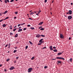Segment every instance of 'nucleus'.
<instances>
[{
	"mask_svg": "<svg viewBox=\"0 0 73 73\" xmlns=\"http://www.w3.org/2000/svg\"><path fill=\"white\" fill-rule=\"evenodd\" d=\"M33 70V68H30L28 69V73H30V72H31Z\"/></svg>",
	"mask_w": 73,
	"mask_h": 73,
	"instance_id": "nucleus-1",
	"label": "nucleus"
},
{
	"mask_svg": "<svg viewBox=\"0 0 73 73\" xmlns=\"http://www.w3.org/2000/svg\"><path fill=\"white\" fill-rule=\"evenodd\" d=\"M56 59H61L62 60H65V59L63 57H56Z\"/></svg>",
	"mask_w": 73,
	"mask_h": 73,
	"instance_id": "nucleus-2",
	"label": "nucleus"
},
{
	"mask_svg": "<svg viewBox=\"0 0 73 73\" xmlns=\"http://www.w3.org/2000/svg\"><path fill=\"white\" fill-rule=\"evenodd\" d=\"M60 38H64V36L61 33L60 34Z\"/></svg>",
	"mask_w": 73,
	"mask_h": 73,
	"instance_id": "nucleus-3",
	"label": "nucleus"
},
{
	"mask_svg": "<svg viewBox=\"0 0 73 73\" xmlns=\"http://www.w3.org/2000/svg\"><path fill=\"white\" fill-rule=\"evenodd\" d=\"M68 20H71L72 19V17L71 16H68Z\"/></svg>",
	"mask_w": 73,
	"mask_h": 73,
	"instance_id": "nucleus-4",
	"label": "nucleus"
},
{
	"mask_svg": "<svg viewBox=\"0 0 73 73\" xmlns=\"http://www.w3.org/2000/svg\"><path fill=\"white\" fill-rule=\"evenodd\" d=\"M69 15H72V10H69Z\"/></svg>",
	"mask_w": 73,
	"mask_h": 73,
	"instance_id": "nucleus-5",
	"label": "nucleus"
},
{
	"mask_svg": "<svg viewBox=\"0 0 73 73\" xmlns=\"http://www.w3.org/2000/svg\"><path fill=\"white\" fill-rule=\"evenodd\" d=\"M36 37H38V38H39V37H41V35L39 34H38L37 35H36Z\"/></svg>",
	"mask_w": 73,
	"mask_h": 73,
	"instance_id": "nucleus-6",
	"label": "nucleus"
},
{
	"mask_svg": "<svg viewBox=\"0 0 73 73\" xmlns=\"http://www.w3.org/2000/svg\"><path fill=\"white\" fill-rule=\"evenodd\" d=\"M13 69H15V68L13 67V66L11 67V68H9V70H13Z\"/></svg>",
	"mask_w": 73,
	"mask_h": 73,
	"instance_id": "nucleus-7",
	"label": "nucleus"
},
{
	"mask_svg": "<svg viewBox=\"0 0 73 73\" xmlns=\"http://www.w3.org/2000/svg\"><path fill=\"white\" fill-rule=\"evenodd\" d=\"M50 50H53V48H52V46H50Z\"/></svg>",
	"mask_w": 73,
	"mask_h": 73,
	"instance_id": "nucleus-8",
	"label": "nucleus"
},
{
	"mask_svg": "<svg viewBox=\"0 0 73 73\" xmlns=\"http://www.w3.org/2000/svg\"><path fill=\"white\" fill-rule=\"evenodd\" d=\"M23 31V29H19L18 31V32H21Z\"/></svg>",
	"mask_w": 73,
	"mask_h": 73,
	"instance_id": "nucleus-9",
	"label": "nucleus"
},
{
	"mask_svg": "<svg viewBox=\"0 0 73 73\" xmlns=\"http://www.w3.org/2000/svg\"><path fill=\"white\" fill-rule=\"evenodd\" d=\"M62 52H59L57 54L58 55H60L62 54Z\"/></svg>",
	"mask_w": 73,
	"mask_h": 73,
	"instance_id": "nucleus-10",
	"label": "nucleus"
},
{
	"mask_svg": "<svg viewBox=\"0 0 73 73\" xmlns=\"http://www.w3.org/2000/svg\"><path fill=\"white\" fill-rule=\"evenodd\" d=\"M43 22H41L38 24V25H42L43 24Z\"/></svg>",
	"mask_w": 73,
	"mask_h": 73,
	"instance_id": "nucleus-11",
	"label": "nucleus"
},
{
	"mask_svg": "<svg viewBox=\"0 0 73 73\" xmlns=\"http://www.w3.org/2000/svg\"><path fill=\"white\" fill-rule=\"evenodd\" d=\"M42 41H43V39H40V40L39 42H41Z\"/></svg>",
	"mask_w": 73,
	"mask_h": 73,
	"instance_id": "nucleus-12",
	"label": "nucleus"
},
{
	"mask_svg": "<svg viewBox=\"0 0 73 73\" xmlns=\"http://www.w3.org/2000/svg\"><path fill=\"white\" fill-rule=\"evenodd\" d=\"M14 37H18V34H16V35Z\"/></svg>",
	"mask_w": 73,
	"mask_h": 73,
	"instance_id": "nucleus-13",
	"label": "nucleus"
},
{
	"mask_svg": "<svg viewBox=\"0 0 73 73\" xmlns=\"http://www.w3.org/2000/svg\"><path fill=\"white\" fill-rule=\"evenodd\" d=\"M7 12H8V11H5V12L3 13H4V14H6V13H7Z\"/></svg>",
	"mask_w": 73,
	"mask_h": 73,
	"instance_id": "nucleus-14",
	"label": "nucleus"
},
{
	"mask_svg": "<svg viewBox=\"0 0 73 73\" xmlns=\"http://www.w3.org/2000/svg\"><path fill=\"white\" fill-rule=\"evenodd\" d=\"M29 42L31 45H33V43L31 41H29Z\"/></svg>",
	"mask_w": 73,
	"mask_h": 73,
	"instance_id": "nucleus-15",
	"label": "nucleus"
},
{
	"mask_svg": "<svg viewBox=\"0 0 73 73\" xmlns=\"http://www.w3.org/2000/svg\"><path fill=\"white\" fill-rule=\"evenodd\" d=\"M3 27H6V25H5V24H4L3 25Z\"/></svg>",
	"mask_w": 73,
	"mask_h": 73,
	"instance_id": "nucleus-16",
	"label": "nucleus"
},
{
	"mask_svg": "<svg viewBox=\"0 0 73 73\" xmlns=\"http://www.w3.org/2000/svg\"><path fill=\"white\" fill-rule=\"evenodd\" d=\"M58 63H59V64H61V62L60 61H58Z\"/></svg>",
	"mask_w": 73,
	"mask_h": 73,
	"instance_id": "nucleus-17",
	"label": "nucleus"
},
{
	"mask_svg": "<svg viewBox=\"0 0 73 73\" xmlns=\"http://www.w3.org/2000/svg\"><path fill=\"white\" fill-rule=\"evenodd\" d=\"M53 51L55 52H56L57 51V49H55L53 50Z\"/></svg>",
	"mask_w": 73,
	"mask_h": 73,
	"instance_id": "nucleus-18",
	"label": "nucleus"
},
{
	"mask_svg": "<svg viewBox=\"0 0 73 73\" xmlns=\"http://www.w3.org/2000/svg\"><path fill=\"white\" fill-rule=\"evenodd\" d=\"M40 30H41V31H43V30H44V28H42Z\"/></svg>",
	"mask_w": 73,
	"mask_h": 73,
	"instance_id": "nucleus-19",
	"label": "nucleus"
},
{
	"mask_svg": "<svg viewBox=\"0 0 73 73\" xmlns=\"http://www.w3.org/2000/svg\"><path fill=\"white\" fill-rule=\"evenodd\" d=\"M16 52H17V50H15L13 52L14 53H16Z\"/></svg>",
	"mask_w": 73,
	"mask_h": 73,
	"instance_id": "nucleus-20",
	"label": "nucleus"
},
{
	"mask_svg": "<svg viewBox=\"0 0 73 73\" xmlns=\"http://www.w3.org/2000/svg\"><path fill=\"white\" fill-rule=\"evenodd\" d=\"M40 36H42V37H45V35H42Z\"/></svg>",
	"mask_w": 73,
	"mask_h": 73,
	"instance_id": "nucleus-21",
	"label": "nucleus"
},
{
	"mask_svg": "<svg viewBox=\"0 0 73 73\" xmlns=\"http://www.w3.org/2000/svg\"><path fill=\"white\" fill-rule=\"evenodd\" d=\"M30 29H32V30L35 29V28L33 27H31L30 28Z\"/></svg>",
	"mask_w": 73,
	"mask_h": 73,
	"instance_id": "nucleus-22",
	"label": "nucleus"
},
{
	"mask_svg": "<svg viewBox=\"0 0 73 73\" xmlns=\"http://www.w3.org/2000/svg\"><path fill=\"white\" fill-rule=\"evenodd\" d=\"M34 58H35V57H33L31 58V60H33V59H34Z\"/></svg>",
	"mask_w": 73,
	"mask_h": 73,
	"instance_id": "nucleus-23",
	"label": "nucleus"
},
{
	"mask_svg": "<svg viewBox=\"0 0 73 73\" xmlns=\"http://www.w3.org/2000/svg\"><path fill=\"white\" fill-rule=\"evenodd\" d=\"M8 18H9V17H7L5 18V19H4V20H6V19H8Z\"/></svg>",
	"mask_w": 73,
	"mask_h": 73,
	"instance_id": "nucleus-24",
	"label": "nucleus"
},
{
	"mask_svg": "<svg viewBox=\"0 0 73 73\" xmlns=\"http://www.w3.org/2000/svg\"><path fill=\"white\" fill-rule=\"evenodd\" d=\"M5 3H6V4H7V1L6 0H5Z\"/></svg>",
	"mask_w": 73,
	"mask_h": 73,
	"instance_id": "nucleus-25",
	"label": "nucleus"
},
{
	"mask_svg": "<svg viewBox=\"0 0 73 73\" xmlns=\"http://www.w3.org/2000/svg\"><path fill=\"white\" fill-rule=\"evenodd\" d=\"M56 60V58H55L54 59L52 58V59H51V60Z\"/></svg>",
	"mask_w": 73,
	"mask_h": 73,
	"instance_id": "nucleus-26",
	"label": "nucleus"
},
{
	"mask_svg": "<svg viewBox=\"0 0 73 73\" xmlns=\"http://www.w3.org/2000/svg\"><path fill=\"white\" fill-rule=\"evenodd\" d=\"M14 1V0H11L10 1V2L11 3H12V2H13Z\"/></svg>",
	"mask_w": 73,
	"mask_h": 73,
	"instance_id": "nucleus-27",
	"label": "nucleus"
},
{
	"mask_svg": "<svg viewBox=\"0 0 73 73\" xmlns=\"http://www.w3.org/2000/svg\"><path fill=\"white\" fill-rule=\"evenodd\" d=\"M72 58H70V60L71 62H72Z\"/></svg>",
	"mask_w": 73,
	"mask_h": 73,
	"instance_id": "nucleus-28",
	"label": "nucleus"
},
{
	"mask_svg": "<svg viewBox=\"0 0 73 73\" xmlns=\"http://www.w3.org/2000/svg\"><path fill=\"white\" fill-rule=\"evenodd\" d=\"M41 45V43H38V45Z\"/></svg>",
	"mask_w": 73,
	"mask_h": 73,
	"instance_id": "nucleus-29",
	"label": "nucleus"
},
{
	"mask_svg": "<svg viewBox=\"0 0 73 73\" xmlns=\"http://www.w3.org/2000/svg\"><path fill=\"white\" fill-rule=\"evenodd\" d=\"M16 29H14L13 30V31L14 32H15V31H16Z\"/></svg>",
	"mask_w": 73,
	"mask_h": 73,
	"instance_id": "nucleus-30",
	"label": "nucleus"
},
{
	"mask_svg": "<svg viewBox=\"0 0 73 73\" xmlns=\"http://www.w3.org/2000/svg\"><path fill=\"white\" fill-rule=\"evenodd\" d=\"M3 20H5L4 19H1V20H0V22H2Z\"/></svg>",
	"mask_w": 73,
	"mask_h": 73,
	"instance_id": "nucleus-31",
	"label": "nucleus"
},
{
	"mask_svg": "<svg viewBox=\"0 0 73 73\" xmlns=\"http://www.w3.org/2000/svg\"><path fill=\"white\" fill-rule=\"evenodd\" d=\"M44 68L45 69H46V68H47V66H45L44 67Z\"/></svg>",
	"mask_w": 73,
	"mask_h": 73,
	"instance_id": "nucleus-32",
	"label": "nucleus"
},
{
	"mask_svg": "<svg viewBox=\"0 0 73 73\" xmlns=\"http://www.w3.org/2000/svg\"><path fill=\"white\" fill-rule=\"evenodd\" d=\"M24 24H25V23H22V24H21V25H24Z\"/></svg>",
	"mask_w": 73,
	"mask_h": 73,
	"instance_id": "nucleus-33",
	"label": "nucleus"
},
{
	"mask_svg": "<svg viewBox=\"0 0 73 73\" xmlns=\"http://www.w3.org/2000/svg\"><path fill=\"white\" fill-rule=\"evenodd\" d=\"M9 28H10V29H12V27H10Z\"/></svg>",
	"mask_w": 73,
	"mask_h": 73,
	"instance_id": "nucleus-34",
	"label": "nucleus"
},
{
	"mask_svg": "<svg viewBox=\"0 0 73 73\" xmlns=\"http://www.w3.org/2000/svg\"><path fill=\"white\" fill-rule=\"evenodd\" d=\"M18 13V12L17 11L15 13V14H16V15H17V13Z\"/></svg>",
	"mask_w": 73,
	"mask_h": 73,
	"instance_id": "nucleus-35",
	"label": "nucleus"
},
{
	"mask_svg": "<svg viewBox=\"0 0 73 73\" xmlns=\"http://www.w3.org/2000/svg\"><path fill=\"white\" fill-rule=\"evenodd\" d=\"M25 30H27V28H24L23 29V31H25Z\"/></svg>",
	"mask_w": 73,
	"mask_h": 73,
	"instance_id": "nucleus-36",
	"label": "nucleus"
},
{
	"mask_svg": "<svg viewBox=\"0 0 73 73\" xmlns=\"http://www.w3.org/2000/svg\"><path fill=\"white\" fill-rule=\"evenodd\" d=\"M21 25V24H19L18 25V27H20Z\"/></svg>",
	"mask_w": 73,
	"mask_h": 73,
	"instance_id": "nucleus-37",
	"label": "nucleus"
},
{
	"mask_svg": "<svg viewBox=\"0 0 73 73\" xmlns=\"http://www.w3.org/2000/svg\"><path fill=\"white\" fill-rule=\"evenodd\" d=\"M27 26L28 27H31V25H28Z\"/></svg>",
	"mask_w": 73,
	"mask_h": 73,
	"instance_id": "nucleus-38",
	"label": "nucleus"
},
{
	"mask_svg": "<svg viewBox=\"0 0 73 73\" xmlns=\"http://www.w3.org/2000/svg\"><path fill=\"white\" fill-rule=\"evenodd\" d=\"M46 47H43V48H42V49H45V48H46Z\"/></svg>",
	"mask_w": 73,
	"mask_h": 73,
	"instance_id": "nucleus-39",
	"label": "nucleus"
},
{
	"mask_svg": "<svg viewBox=\"0 0 73 73\" xmlns=\"http://www.w3.org/2000/svg\"><path fill=\"white\" fill-rule=\"evenodd\" d=\"M8 45V44H6V45L5 46V48H7V47Z\"/></svg>",
	"mask_w": 73,
	"mask_h": 73,
	"instance_id": "nucleus-40",
	"label": "nucleus"
},
{
	"mask_svg": "<svg viewBox=\"0 0 73 73\" xmlns=\"http://www.w3.org/2000/svg\"><path fill=\"white\" fill-rule=\"evenodd\" d=\"M9 59H8L7 60V61L8 62V61H9Z\"/></svg>",
	"mask_w": 73,
	"mask_h": 73,
	"instance_id": "nucleus-41",
	"label": "nucleus"
},
{
	"mask_svg": "<svg viewBox=\"0 0 73 73\" xmlns=\"http://www.w3.org/2000/svg\"><path fill=\"white\" fill-rule=\"evenodd\" d=\"M28 46H26V47L25 48L26 49H27V48H28Z\"/></svg>",
	"mask_w": 73,
	"mask_h": 73,
	"instance_id": "nucleus-42",
	"label": "nucleus"
},
{
	"mask_svg": "<svg viewBox=\"0 0 73 73\" xmlns=\"http://www.w3.org/2000/svg\"><path fill=\"white\" fill-rule=\"evenodd\" d=\"M10 35H13V33H10Z\"/></svg>",
	"mask_w": 73,
	"mask_h": 73,
	"instance_id": "nucleus-43",
	"label": "nucleus"
},
{
	"mask_svg": "<svg viewBox=\"0 0 73 73\" xmlns=\"http://www.w3.org/2000/svg\"><path fill=\"white\" fill-rule=\"evenodd\" d=\"M7 1L8 3H9V0H7Z\"/></svg>",
	"mask_w": 73,
	"mask_h": 73,
	"instance_id": "nucleus-44",
	"label": "nucleus"
},
{
	"mask_svg": "<svg viewBox=\"0 0 73 73\" xmlns=\"http://www.w3.org/2000/svg\"><path fill=\"white\" fill-rule=\"evenodd\" d=\"M46 1H47V0H45L44 3H46Z\"/></svg>",
	"mask_w": 73,
	"mask_h": 73,
	"instance_id": "nucleus-45",
	"label": "nucleus"
},
{
	"mask_svg": "<svg viewBox=\"0 0 73 73\" xmlns=\"http://www.w3.org/2000/svg\"><path fill=\"white\" fill-rule=\"evenodd\" d=\"M71 40V37H69V40Z\"/></svg>",
	"mask_w": 73,
	"mask_h": 73,
	"instance_id": "nucleus-46",
	"label": "nucleus"
},
{
	"mask_svg": "<svg viewBox=\"0 0 73 73\" xmlns=\"http://www.w3.org/2000/svg\"><path fill=\"white\" fill-rule=\"evenodd\" d=\"M29 19L30 20H32V19L31 18H29Z\"/></svg>",
	"mask_w": 73,
	"mask_h": 73,
	"instance_id": "nucleus-47",
	"label": "nucleus"
},
{
	"mask_svg": "<svg viewBox=\"0 0 73 73\" xmlns=\"http://www.w3.org/2000/svg\"><path fill=\"white\" fill-rule=\"evenodd\" d=\"M56 47H55V46H54L53 47V49H56Z\"/></svg>",
	"mask_w": 73,
	"mask_h": 73,
	"instance_id": "nucleus-48",
	"label": "nucleus"
},
{
	"mask_svg": "<svg viewBox=\"0 0 73 73\" xmlns=\"http://www.w3.org/2000/svg\"><path fill=\"white\" fill-rule=\"evenodd\" d=\"M19 57H17L16 58L17 60V59H18V58H19Z\"/></svg>",
	"mask_w": 73,
	"mask_h": 73,
	"instance_id": "nucleus-49",
	"label": "nucleus"
},
{
	"mask_svg": "<svg viewBox=\"0 0 73 73\" xmlns=\"http://www.w3.org/2000/svg\"><path fill=\"white\" fill-rule=\"evenodd\" d=\"M30 15H32V12L31 13H30Z\"/></svg>",
	"mask_w": 73,
	"mask_h": 73,
	"instance_id": "nucleus-50",
	"label": "nucleus"
},
{
	"mask_svg": "<svg viewBox=\"0 0 73 73\" xmlns=\"http://www.w3.org/2000/svg\"><path fill=\"white\" fill-rule=\"evenodd\" d=\"M16 18H17V17H14V19H16Z\"/></svg>",
	"mask_w": 73,
	"mask_h": 73,
	"instance_id": "nucleus-51",
	"label": "nucleus"
},
{
	"mask_svg": "<svg viewBox=\"0 0 73 73\" xmlns=\"http://www.w3.org/2000/svg\"><path fill=\"white\" fill-rule=\"evenodd\" d=\"M39 13H37L36 14V15H38V14H39Z\"/></svg>",
	"mask_w": 73,
	"mask_h": 73,
	"instance_id": "nucleus-52",
	"label": "nucleus"
},
{
	"mask_svg": "<svg viewBox=\"0 0 73 73\" xmlns=\"http://www.w3.org/2000/svg\"><path fill=\"white\" fill-rule=\"evenodd\" d=\"M42 28V27H40L39 28V29H40Z\"/></svg>",
	"mask_w": 73,
	"mask_h": 73,
	"instance_id": "nucleus-53",
	"label": "nucleus"
},
{
	"mask_svg": "<svg viewBox=\"0 0 73 73\" xmlns=\"http://www.w3.org/2000/svg\"><path fill=\"white\" fill-rule=\"evenodd\" d=\"M73 3H71V5H73Z\"/></svg>",
	"mask_w": 73,
	"mask_h": 73,
	"instance_id": "nucleus-54",
	"label": "nucleus"
},
{
	"mask_svg": "<svg viewBox=\"0 0 73 73\" xmlns=\"http://www.w3.org/2000/svg\"><path fill=\"white\" fill-rule=\"evenodd\" d=\"M4 71H5V72H7V70H6V69H5L4 70Z\"/></svg>",
	"mask_w": 73,
	"mask_h": 73,
	"instance_id": "nucleus-55",
	"label": "nucleus"
},
{
	"mask_svg": "<svg viewBox=\"0 0 73 73\" xmlns=\"http://www.w3.org/2000/svg\"><path fill=\"white\" fill-rule=\"evenodd\" d=\"M11 45V44H10L9 45V48L10 47V45Z\"/></svg>",
	"mask_w": 73,
	"mask_h": 73,
	"instance_id": "nucleus-56",
	"label": "nucleus"
},
{
	"mask_svg": "<svg viewBox=\"0 0 73 73\" xmlns=\"http://www.w3.org/2000/svg\"><path fill=\"white\" fill-rule=\"evenodd\" d=\"M37 12H36V11H34V13H37Z\"/></svg>",
	"mask_w": 73,
	"mask_h": 73,
	"instance_id": "nucleus-57",
	"label": "nucleus"
},
{
	"mask_svg": "<svg viewBox=\"0 0 73 73\" xmlns=\"http://www.w3.org/2000/svg\"><path fill=\"white\" fill-rule=\"evenodd\" d=\"M1 66H2V65L0 64V67H1Z\"/></svg>",
	"mask_w": 73,
	"mask_h": 73,
	"instance_id": "nucleus-58",
	"label": "nucleus"
},
{
	"mask_svg": "<svg viewBox=\"0 0 73 73\" xmlns=\"http://www.w3.org/2000/svg\"><path fill=\"white\" fill-rule=\"evenodd\" d=\"M14 62L15 63H16V60H15Z\"/></svg>",
	"mask_w": 73,
	"mask_h": 73,
	"instance_id": "nucleus-59",
	"label": "nucleus"
},
{
	"mask_svg": "<svg viewBox=\"0 0 73 73\" xmlns=\"http://www.w3.org/2000/svg\"><path fill=\"white\" fill-rule=\"evenodd\" d=\"M18 43H19V41H17L16 42V44H17Z\"/></svg>",
	"mask_w": 73,
	"mask_h": 73,
	"instance_id": "nucleus-60",
	"label": "nucleus"
},
{
	"mask_svg": "<svg viewBox=\"0 0 73 73\" xmlns=\"http://www.w3.org/2000/svg\"><path fill=\"white\" fill-rule=\"evenodd\" d=\"M32 12V15H33V14H34V13L33 12Z\"/></svg>",
	"mask_w": 73,
	"mask_h": 73,
	"instance_id": "nucleus-61",
	"label": "nucleus"
},
{
	"mask_svg": "<svg viewBox=\"0 0 73 73\" xmlns=\"http://www.w3.org/2000/svg\"><path fill=\"white\" fill-rule=\"evenodd\" d=\"M66 14H69V13L68 12V13H66Z\"/></svg>",
	"mask_w": 73,
	"mask_h": 73,
	"instance_id": "nucleus-62",
	"label": "nucleus"
},
{
	"mask_svg": "<svg viewBox=\"0 0 73 73\" xmlns=\"http://www.w3.org/2000/svg\"><path fill=\"white\" fill-rule=\"evenodd\" d=\"M17 26H16V25L15 26V27H14V28H15Z\"/></svg>",
	"mask_w": 73,
	"mask_h": 73,
	"instance_id": "nucleus-63",
	"label": "nucleus"
},
{
	"mask_svg": "<svg viewBox=\"0 0 73 73\" xmlns=\"http://www.w3.org/2000/svg\"><path fill=\"white\" fill-rule=\"evenodd\" d=\"M44 42V41H42L41 43H43V42Z\"/></svg>",
	"mask_w": 73,
	"mask_h": 73,
	"instance_id": "nucleus-64",
	"label": "nucleus"
}]
</instances>
